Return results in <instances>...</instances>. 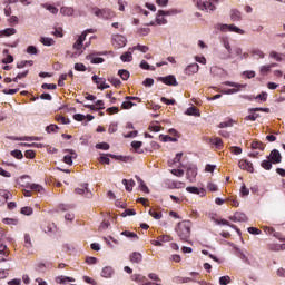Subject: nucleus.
<instances>
[{"instance_id": "f257e3e1", "label": "nucleus", "mask_w": 285, "mask_h": 285, "mask_svg": "<svg viewBox=\"0 0 285 285\" xmlns=\"http://www.w3.org/2000/svg\"><path fill=\"white\" fill-rule=\"evenodd\" d=\"M190 228H193V223L190 220H183L177 224L175 230L180 242H188V239H190Z\"/></svg>"}, {"instance_id": "f03ea898", "label": "nucleus", "mask_w": 285, "mask_h": 285, "mask_svg": "<svg viewBox=\"0 0 285 285\" xmlns=\"http://www.w3.org/2000/svg\"><path fill=\"white\" fill-rule=\"evenodd\" d=\"M215 30L219 32H234L235 35H244V29L235 26V24H226V23H216L214 26Z\"/></svg>"}, {"instance_id": "7ed1b4c3", "label": "nucleus", "mask_w": 285, "mask_h": 285, "mask_svg": "<svg viewBox=\"0 0 285 285\" xmlns=\"http://www.w3.org/2000/svg\"><path fill=\"white\" fill-rule=\"evenodd\" d=\"M92 12L95 14V17H98L99 19H106V20H110L115 18V12H112V10L110 9H99L97 7L92 8Z\"/></svg>"}, {"instance_id": "20e7f679", "label": "nucleus", "mask_w": 285, "mask_h": 285, "mask_svg": "<svg viewBox=\"0 0 285 285\" xmlns=\"http://www.w3.org/2000/svg\"><path fill=\"white\" fill-rule=\"evenodd\" d=\"M100 277L104 279H112V277H115V267L110 265L102 267L100 271Z\"/></svg>"}, {"instance_id": "39448f33", "label": "nucleus", "mask_w": 285, "mask_h": 285, "mask_svg": "<svg viewBox=\"0 0 285 285\" xmlns=\"http://www.w3.org/2000/svg\"><path fill=\"white\" fill-rule=\"evenodd\" d=\"M197 8H199V10H205L206 12H213L215 10V6L208 0L197 1Z\"/></svg>"}, {"instance_id": "423d86ee", "label": "nucleus", "mask_w": 285, "mask_h": 285, "mask_svg": "<svg viewBox=\"0 0 285 285\" xmlns=\"http://www.w3.org/2000/svg\"><path fill=\"white\" fill-rule=\"evenodd\" d=\"M158 81H161L166 86H178L177 78H175V76L173 75H169L166 77H159Z\"/></svg>"}, {"instance_id": "0eeeda50", "label": "nucleus", "mask_w": 285, "mask_h": 285, "mask_svg": "<svg viewBox=\"0 0 285 285\" xmlns=\"http://www.w3.org/2000/svg\"><path fill=\"white\" fill-rule=\"evenodd\" d=\"M92 81L97 83L99 90H107L110 85H106V78H99L97 75L92 76Z\"/></svg>"}, {"instance_id": "6e6552de", "label": "nucleus", "mask_w": 285, "mask_h": 285, "mask_svg": "<svg viewBox=\"0 0 285 285\" xmlns=\"http://www.w3.org/2000/svg\"><path fill=\"white\" fill-rule=\"evenodd\" d=\"M78 195H83L85 197H92V191L88 188V184H82L80 187L76 188Z\"/></svg>"}, {"instance_id": "1a4fd4ad", "label": "nucleus", "mask_w": 285, "mask_h": 285, "mask_svg": "<svg viewBox=\"0 0 285 285\" xmlns=\"http://www.w3.org/2000/svg\"><path fill=\"white\" fill-rule=\"evenodd\" d=\"M126 37L121 36V35H117L114 38V46L115 48H126Z\"/></svg>"}, {"instance_id": "9d476101", "label": "nucleus", "mask_w": 285, "mask_h": 285, "mask_svg": "<svg viewBox=\"0 0 285 285\" xmlns=\"http://www.w3.org/2000/svg\"><path fill=\"white\" fill-rule=\"evenodd\" d=\"M87 32L83 31L78 39L76 40V42L73 43V49L75 50H81V48H83V42L86 41V37H87Z\"/></svg>"}, {"instance_id": "9b49d317", "label": "nucleus", "mask_w": 285, "mask_h": 285, "mask_svg": "<svg viewBox=\"0 0 285 285\" xmlns=\"http://www.w3.org/2000/svg\"><path fill=\"white\" fill-rule=\"evenodd\" d=\"M66 153H69V154L65 155L63 161L68 166H72V159H77V153H75V150H72V149H67Z\"/></svg>"}, {"instance_id": "f8f14e48", "label": "nucleus", "mask_w": 285, "mask_h": 285, "mask_svg": "<svg viewBox=\"0 0 285 285\" xmlns=\"http://www.w3.org/2000/svg\"><path fill=\"white\" fill-rule=\"evenodd\" d=\"M232 222H236V223H244V222H248V217H246V214L244 213H235L232 217H230Z\"/></svg>"}, {"instance_id": "ddd939ff", "label": "nucleus", "mask_w": 285, "mask_h": 285, "mask_svg": "<svg viewBox=\"0 0 285 285\" xmlns=\"http://www.w3.org/2000/svg\"><path fill=\"white\" fill-rule=\"evenodd\" d=\"M269 158L272 159L273 164H281L282 163V154H279V150L273 149L269 154Z\"/></svg>"}, {"instance_id": "4468645a", "label": "nucleus", "mask_w": 285, "mask_h": 285, "mask_svg": "<svg viewBox=\"0 0 285 285\" xmlns=\"http://www.w3.org/2000/svg\"><path fill=\"white\" fill-rule=\"evenodd\" d=\"M238 166L239 168H242V170H247V173H254L253 163L248 160H239Z\"/></svg>"}, {"instance_id": "2eb2a0df", "label": "nucleus", "mask_w": 285, "mask_h": 285, "mask_svg": "<svg viewBox=\"0 0 285 285\" xmlns=\"http://www.w3.org/2000/svg\"><path fill=\"white\" fill-rule=\"evenodd\" d=\"M199 72V65L191 63L185 68V75H197Z\"/></svg>"}, {"instance_id": "dca6fc26", "label": "nucleus", "mask_w": 285, "mask_h": 285, "mask_svg": "<svg viewBox=\"0 0 285 285\" xmlns=\"http://www.w3.org/2000/svg\"><path fill=\"white\" fill-rule=\"evenodd\" d=\"M197 177V167L196 166H189L187 168V178L193 181Z\"/></svg>"}, {"instance_id": "f3484780", "label": "nucleus", "mask_w": 285, "mask_h": 285, "mask_svg": "<svg viewBox=\"0 0 285 285\" xmlns=\"http://www.w3.org/2000/svg\"><path fill=\"white\" fill-rule=\"evenodd\" d=\"M10 191L0 189V206H3L8 199H10Z\"/></svg>"}, {"instance_id": "a211bd4d", "label": "nucleus", "mask_w": 285, "mask_h": 285, "mask_svg": "<svg viewBox=\"0 0 285 285\" xmlns=\"http://www.w3.org/2000/svg\"><path fill=\"white\" fill-rule=\"evenodd\" d=\"M230 20L235 21V22L242 21V13H240V11L237 10V9H233L230 11Z\"/></svg>"}, {"instance_id": "6ab92c4d", "label": "nucleus", "mask_w": 285, "mask_h": 285, "mask_svg": "<svg viewBox=\"0 0 285 285\" xmlns=\"http://www.w3.org/2000/svg\"><path fill=\"white\" fill-rule=\"evenodd\" d=\"M60 14H63V17H72V14H75V9L72 7H62L60 9Z\"/></svg>"}, {"instance_id": "aec40b11", "label": "nucleus", "mask_w": 285, "mask_h": 285, "mask_svg": "<svg viewBox=\"0 0 285 285\" xmlns=\"http://www.w3.org/2000/svg\"><path fill=\"white\" fill-rule=\"evenodd\" d=\"M41 8H45V10H48V12H50L51 14H58L59 13V9H57V7H55L50 3H42Z\"/></svg>"}, {"instance_id": "412c9836", "label": "nucleus", "mask_w": 285, "mask_h": 285, "mask_svg": "<svg viewBox=\"0 0 285 285\" xmlns=\"http://www.w3.org/2000/svg\"><path fill=\"white\" fill-rule=\"evenodd\" d=\"M187 193H191L193 195H200V197H204L206 195V191L204 189H199L197 187H187Z\"/></svg>"}, {"instance_id": "4be33fe9", "label": "nucleus", "mask_w": 285, "mask_h": 285, "mask_svg": "<svg viewBox=\"0 0 285 285\" xmlns=\"http://www.w3.org/2000/svg\"><path fill=\"white\" fill-rule=\"evenodd\" d=\"M185 115H188L190 117H200L202 114L199 112V109H197L196 107H189L185 111Z\"/></svg>"}, {"instance_id": "5701e85b", "label": "nucleus", "mask_w": 285, "mask_h": 285, "mask_svg": "<svg viewBox=\"0 0 285 285\" xmlns=\"http://www.w3.org/2000/svg\"><path fill=\"white\" fill-rule=\"evenodd\" d=\"M122 185L128 193H131L132 188H135V180L122 179Z\"/></svg>"}, {"instance_id": "b1692460", "label": "nucleus", "mask_w": 285, "mask_h": 285, "mask_svg": "<svg viewBox=\"0 0 285 285\" xmlns=\"http://www.w3.org/2000/svg\"><path fill=\"white\" fill-rule=\"evenodd\" d=\"M27 188H30V190H33V193H43V186L39 184H29L27 185Z\"/></svg>"}, {"instance_id": "393cba45", "label": "nucleus", "mask_w": 285, "mask_h": 285, "mask_svg": "<svg viewBox=\"0 0 285 285\" xmlns=\"http://www.w3.org/2000/svg\"><path fill=\"white\" fill-rule=\"evenodd\" d=\"M120 60L124 61V63H130L132 61V52L127 51L120 56Z\"/></svg>"}, {"instance_id": "a878e982", "label": "nucleus", "mask_w": 285, "mask_h": 285, "mask_svg": "<svg viewBox=\"0 0 285 285\" xmlns=\"http://www.w3.org/2000/svg\"><path fill=\"white\" fill-rule=\"evenodd\" d=\"M142 259V256L140 253L134 252L130 255V262H132V264H139Z\"/></svg>"}, {"instance_id": "bb28decb", "label": "nucleus", "mask_w": 285, "mask_h": 285, "mask_svg": "<svg viewBox=\"0 0 285 285\" xmlns=\"http://www.w3.org/2000/svg\"><path fill=\"white\" fill-rule=\"evenodd\" d=\"M250 55L252 57H257L258 59H264V57H266L264 51H262L261 49H252Z\"/></svg>"}, {"instance_id": "cd10ccee", "label": "nucleus", "mask_w": 285, "mask_h": 285, "mask_svg": "<svg viewBox=\"0 0 285 285\" xmlns=\"http://www.w3.org/2000/svg\"><path fill=\"white\" fill-rule=\"evenodd\" d=\"M118 75L122 79V81H128V79H130V72L126 69H120L118 71Z\"/></svg>"}, {"instance_id": "c85d7f7f", "label": "nucleus", "mask_w": 285, "mask_h": 285, "mask_svg": "<svg viewBox=\"0 0 285 285\" xmlns=\"http://www.w3.org/2000/svg\"><path fill=\"white\" fill-rule=\"evenodd\" d=\"M40 42L42 43V46H55V39L48 37L40 38Z\"/></svg>"}, {"instance_id": "c756f323", "label": "nucleus", "mask_w": 285, "mask_h": 285, "mask_svg": "<svg viewBox=\"0 0 285 285\" xmlns=\"http://www.w3.org/2000/svg\"><path fill=\"white\" fill-rule=\"evenodd\" d=\"M156 23L158 26H166L168 23V20H166V18H164V14L159 13L158 11V14L156 17Z\"/></svg>"}, {"instance_id": "7c9ffc66", "label": "nucleus", "mask_w": 285, "mask_h": 285, "mask_svg": "<svg viewBox=\"0 0 285 285\" xmlns=\"http://www.w3.org/2000/svg\"><path fill=\"white\" fill-rule=\"evenodd\" d=\"M138 184H139V188L142 193H150V189H148V186H146V184L144 183V180L140 177H136Z\"/></svg>"}, {"instance_id": "2f4dec72", "label": "nucleus", "mask_w": 285, "mask_h": 285, "mask_svg": "<svg viewBox=\"0 0 285 285\" xmlns=\"http://www.w3.org/2000/svg\"><path fill=\"white\" fill-rule=\"evenodd\" d=\"M223 86H229L230 88H236V89L246 88V85H242V83H237V82H230V81L223 82Z\"/></svg>"}, {"instance_id": "473e14b6", "label": "nucleus", "mask_w": 285, "mask_h": 285, "mask_svg": "<svg viewBox=\"0 0 285 285\" xmlns=\"http://www.w3.org/2000/svg\"><path fill=\"white\" fill-rule=\"evenodd\" d=\"M121 235L124 237H128L129 239H139V236H137V234L132 232L125 230V232H121Z\"/></svg>"}, {"instance_id": "72a5a7b5", "label": "nucleus", "mask_w": 285, "mask_h": 285, "mask_svg": "<svg viewBox=\"0 0 285 285\" xmlns=\"http://www.w3.org/2000/svg\"><path fill=\"white\" fill-rule=\"evenodd\" d=\"M3 224H7L8 226H17L19 224V219L17 218H4L2 219Z\"/></svg>"}, {"instance_id": "f704fd0d", "label": "nucleus", "mask_w": 285, "mask_h": 285, "mask_svg": "<svg viewBox=\"0 0 285 285\" xmlns=\"http://www.w3.org/2000/svg\"><path fill=\"white\" fill-rule=\"evenodd\" d=\"M43 233H52L55 230V224L48 223L42 225Z\"/></svg>"}, {"instance_id": "c9c22d12", "label": "nucleus", "mask_w": 285, "mask_h": 285, "mask_svg": "<svg viewBox=\"0 0 285 285\" xmlns=\"http://www.w3.org/2000/svg\"><path fill=\"white\" fill-rule=\"evenodd\" d=\"M108 81L109 83L114 85L115 88H119V86H121V80H119V78L109 77Z\"/></svg>"}, {"instance_id": "e433bc0d", "label": "nucleus", "mask_w": 285, "mask_h": 285, "mask_svg": "<svg viewBox=\"0 0 285 285\" xmlns=\"http://www.w3.org/2000/svg\"><path fill=\"white\" fill-rule=\"evenodd\" d=\"M261 166L264 170H271L273 168V160H263Z\"/></svg>"}, {"instance_id": "4c0bfd02", "label": "nucleus", "mask_w": 285, "mask_h": 285, "mask_svg": "<svg viewBox=\"0 0 285 285\" xmlns=\"http://www.w3.org/2000/svg\"><path fill=\"white\" fill-rule=\"evenodd\" d=\"M2 35H4V37H12V35H17V29L7 28L2 31Z\"/></svg>"}, {"instance_id": "58836bf2", "label": "nucleus", "mask_w": 285, "mask_h": 285, "mask_svg": "<svg viewBox=\"0 0 285 285\" xmlns=\"http://www.w3.org/2000/svg\"><path fill=\"white\" fill-rule=\"evenodd\" d=\"M132 106H137V104H135L130 100L124 101L121 104V108H124V110H130V108H132Z\"/></svg>"}, {"instance_id": "ea45409f", "label": "nucleus", "mask_w": 285, "mask_h": 285, "mask_svg": "<svg viewBox=\"0 0 285 285\" xmlns=\"http://www.w3.org/2000/svg\"><path fill=\"white\" fill-rule=\"evenodd\" d=\"M13 141H38L39 138H32V137H20V138H14L12 137Z\"/></svg>"}, {"instance_id": "a19ab883", "label": "nucleus", "mask_w": 285, "mask_h": 285, "mask_svg": "<svg viewBox=\"0 0 285 285\" xmlns=\"http://www.w3.org/2000/svg\"><path fill=\"white\" fill-rule=\"evenodd\" d=\"M98 150H110V145L108 142H99L96 145Z\"/></svg>"}, {"instance_id": "79ce46f5", "label": "nucleus", "mask_w": 285, "mask_h": 285, "mask_svg": "<svg viewBox=\"0 0 285 285\" xmlns=\"http://www.w3.org/2000/svg\"><path fill=\"white\" fill-rule=\"evenodd\" d=\"M87 59L90 61V63H104V58H95V56H88Z\"/></svg>"}, {"instance_id": "37998d69", "label": "nucleus", "mask_w": 285, "mask_h": 285, "mask_svg": "<svg viewBox=\"0 0 285 285\" xmlns=\"http://www.w3.org/2000/svg\"><path fill=\"white\" fill-rule=\"evenodd\" d=\"M252 149L253 150H264V144H262L259 141H253Z\"/></svg>"}, {"instance_id": "c03bdc74", "label": "nucleus", "mask_w": 285, "mask_h": 285, "mask_svg": "<svg viewBox=\"0 0 285 285\" xmlns=\"http://www.w3.org/2000/svg\"><path fill=\"white\" fill-rule=\"evenodd\" d=\"M0 255L8 257V245L0 243Z\"/></svg>"}, {"instance_id": "a18cd8bd", "label": "nucleus", "mask_w": 285, "mask_h": 285, "mask_svg": "<svg viewBox=\"0 0 285 285\" xmlns=\"http://www.w3.org/2000/svg\"><path fill=\"white\" fill-rule=\"evenodd\" d=\"M142 86H145V88H153V86H155V79L153 78H147L144 82Z\"/></svg>"}, {"instance_id": "49530a36", "label": "nucleus", "mask_w": 285, "mask_h": 285, "mask_svg": "<svg viewBox=\"0 0 285 285\" xmlns=\"http://www.w3.org/2000/svg\"><path fill=\"white\" fill-rule=\"evenodd\" d=\"M269 59H275V61H282V53L272 51V52H269Z\"/></svg>"}, {"instance_id": "de8ad7c7", "label": "nucleus", "mask_w": 285, "mask_h": 285, "mask_svg": "<svg viewBox=\"0 0 285 285\" xmlns=\"http://www.w3.org/2000/svg\"><path fill=\"white\" fill-rule=\"evenodd\" d=\"M139 66L142 70H155V67L149 66V63L146 62V60H142Z\"/></svg>"}, {"instance_id": "09e8293b", "label": "nucleus", "mask_w": 285, "mask_h": 285, "mask_svg": "<svg viewBox=\"0 0 285 285\" xmlns=\"http://www.w3.org/2000/svg\"><path fill=\"white\" fill-rule=\"evenodd\" d=\"M239 90H242V89H237V88L224 89V90H222V94L223 95H235V94L239 92Z\"/></svg>"}, {"instance_id": "8fccbe9b", "label": "nucleus", "mask_w": 285, "mask_h": 285, "mask_svg": "<svg viewBox=\"0 0 285 285\" xmlns=\"http://www.w3.org/2000/svg\"><path fill=\"white\" fill-rule=\"evenodd\" d=\"M159 14H163V17H170L173 14H177V10L173 9L169 11L159 10Z\"/></svg>"}, {"instance_id": "3c124183", "label": "nucleus", "mask_w": 285, "mask_h": 285, "mask_svg": "<svg viewBox=\"0 0 285 285\" xmlns=\"http://www.w3.org/2000/svg\"><path fill=\"white\" fill-rule=\"evenodd\" d=\"M75 70H77L78 72H86V65L81 62H77L75 65Z\"/></svg>"}, {"instance_id": "603ef678", "label": "nucleus", "mask_w": 285, "mask_h": 285, "mask_svg": "<svg viewBox=\"0 0 285 285\" xmlns=\"http://www.w3.org/2000/svg\"><path fill=\"white\" fill-rule=\"evenodd\" d=\"M219 284L220 285H228V284H230V276H228V275L222 276L219 278Z\"/></svg>"}, {"instance_id": "864d4df0", "label": "nucleus", "mask_w": 285, "mask_h": 285, "mask_svg": "<svg viewBox=\"0 0 285 285\" xmlns=\"http://www.w3.org/2000/svg\"><path fill=\"white\" fill-rule=\"evenodd\" d=\"M20 213H21V215L30 216V215H32L33 210H32V207H22Z\"/></svg>"}, {"instance_id": "5fc2aeb1", "label": "nucleus", "mask_w": 285, "mask_h": 285, "mask_svg": "<svg viewBox=\"0 0 285 285\" xmlns=\"http://www.w3.org/2000/svg\"><path fill=\"white\" fill-rule=\"evenodd\" d=\"M159 139H161V141H173V142H176L177 141V138H173V137H170V136H168V135H166V136H164V135H160L159 136Z\"/></svg>"}, {"instance_id": "6e6d98bb", "label": "nucleus", "mask_w": 285, "mask_h": 285, "mask_svg": "<svg viewBox=\"0 0 285 285\" xmlns=\"http://www.w3.org/2000/svg\"><path fill=\"white\" fill-rule=\"evenodd\" d=\"M210 144L216 146V148H222V146H223V142H222L220 138H212Z\"/></svg>"}, {"instance_id": "4d7b16f0", "label": "nucleus", "mask_w": 285, "mask_h": 285, "mask_svg": "<svg viewBox=\"0 0 285 285\" xmlns=\"http://www.w3.org/2000/svg\"><path fill=\"white\" fill-rule=\"evenodd\" d=\"M11 155L12 157H16V159H23V153H21V150H18V149L12 150Z\"/></svg>"}, {"instance_id": "13d9d810", "label": "nucleus", "mask_w": 285, "mask_h": 285, "mask_svg": "<svg viewBox=\"0 0 285 285\" xmlns=\"http://www.w3.org/2000/svg\"><path fill=\"white\" fill-rule=\"evenodd\" d=\"M132 50H139L140 52H148V47L147 46H141V45H138L136 47H132Z\"/></svg>"}, {"instance_id": "bf43d9fd", "label": "nucleus", "mask_w": 285, "mask_h": 285, "mask_svg": "<svg viewBox=\"0 0 285 285\" xmlns=\"http://www.w3.org/2000/svg\"><path fill=\"white\" fill-rule=\"evenodd\" d=\"M248 233H250V235H262V230H259L257 227H248Z\"/></svg>"}, {"instance_id": "052dcab7", "label": "nucleus", "mask_w": 285, "mask_h": 285, "mask_svg": "<svg viewBox=\"0 0 285 285\" xmlns=\"http://www.w3.org/2000/svg\"><path fill=\"white\" fill-rule=\"evenodd\" d=\"M141 146H144V142H141V141H132L131 142V148H135L136 153H139V148H141Z\"/></svg>"}, {"instance_id": "680f3d73", "label": "nucleus", "mask_w": 285, "mask_h": 285, "mask_svg": "<svg viewBox=\"0 0 285 285\" xmlns=\"http://www.w3.org/2000/svg\"><path fill=\"white\" fill-rule=\"evenodd\" d=\"M171 175H175V177H184V170L183 169H173Z\"/></svg>"}, {"instance_id": "e2e57ef3", "label": "nucleus", "mask_w": 285, "mask_h": 285, "mask_svg": "<svg viewBox=\"0 0 285 285\" xmlns=\"http://www.w3.org/2000/svg\"><path fill=\"white\" fill-rule=\"evenodd\" d=\"M149 215L151 217H154V219H160L161 218V213H157V212H155L153 209L149 210Z\"/></svg>"}, {"instance_id": "0e129e2a", "label": "nucleus", "mask_w": 285, "mask_h": 285, "mask_svg": "<svg viewBox=\"0 0 285 285\" xmlns=\"http://www.w3.org/2000/svg\"><path fill=\"white\" fill-rule=\"evenodd\" d=\"M99 161H100V164L109 165L110 164V158H108V156H106V155H102V156H100Z\"/></svg>"}, {"instance_id": "69168bd1", "label": "nucleus", "mask_w": 285, "mask_h": 285, "mask_svg": "<svg viewBox=\"0 0 285 285\" xmlns=\"http://www.w3.org/2000/svg\"><path fill=\"white\" fill-rule=\"evenodd\" d=\"M27 52H28V55H37V52H38L37 47H35V46H29V47L27 48Z\"/></svg>"}, {"instance_id": "338daca9", "label": "nucleus", "mask_w": 285, "mask_h": 285, "mask_svg": "<svg viewBox=\"0 0 285 285\" xmlns=\"http://www.w3.org/2000/svg\"><path fill=\"white\" fill-rule=\"evenodd\" d=\"M233 155H242V147H230Z\"/></svg>"}, {"instance_id": "774afa93", "label": "nucleus", "mask_w": 285, "mask_h": 285, "mask_svg": "<svg viewBox=\"0 0 285 285\" xmlns=\"http://www.w3.org/2000/svg\"><path fill=\"white\" fill-rule=\"evenodd\" d=\"M8 285H21V279L14 278L8 282Z\"/></svg>"}]
</instances>
